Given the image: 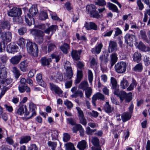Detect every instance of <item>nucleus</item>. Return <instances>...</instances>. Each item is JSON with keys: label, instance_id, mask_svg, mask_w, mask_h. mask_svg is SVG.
<instances>
[{"label": "nucleus", "instance_id": "obj_1", "mask_svg": "<svg viewBox=\"0 0 150 150\" xmlns=\"http://www.w3.org/2000/svg\"><path fill=\"white\" fill-rule=\"evenodd\" d=\"M117 88V87L116 88H113L114 89V93L115 94L119 96L121 102L124 99H125L126 101L127 102L130 101L131 99L132 93H129L127 94L124 91H122L119 92V90Z\"/></svg>", "mask_w": 150, "mask_h": 150}, {"label": "nucleus", "instance_id": "obj_2", "mask_svg": "<svg viewBox=\"0 0 150 150\" xmlns=\"http://www.w3.org/2000/svg\"><path fill=\"white\" fill-rule=\"evenodd\" d=\"M127 65L125 62L122 61L117 63L115 66V71L118 73L122 74L125 72Z\"/></svg>", "mask_w": 150, "mask_h": 150}, {"label": "nucleus", "instance_id": "obj_3", "mask_svg": "<svg viewBox=\"0 0 150 150\" xmlns=\"http://www.w3.org/2000/svg\"><path fill=\"white\" fill-rule=\"evenodd\" d=\"M36 47V51L38 50V47L36 45L32 42L29 41L26 44V47L28 52L30 54L34 56H37V53L35 52L34 51L33 47Z\"/></svg>", "mask_w": 150, "mask_h": 150}, {"label": "nucleus", "instance_id": "obj_4", "mask_svg": "<svg viewBox=\"0 0 150 150\" xmlns=\"http://www.w3.org/2000/svg\"><path fill=\"white\" fill-rule=\"evenodd\" d=\"M125 43L129 46L132 45V43L134 41L135 43L137 41L135 36L133 35L127 34L125 36Z\"/></svg>", "mask_w": 150, "mask_h": 150}, {"label": "nucleus", "instance_id": "obj_5", "mask_svg": "<svg viewBox=\"0 0 150 150\" xmlns=\"http://www.w3.org/2000/svg\"><path fill=\"white\" fill-rule=\"evenodd\" d=\"M22 13L21 9L19 8L13 7L8 13V16L11 17L20 16Z\"/></svg>", "mask_w": 150, "mask_h": 150}, {"label": "nucleus", "instance_id": "obj_6", "mask_svg": "<svg viewBox=\"0 0 150 150\" xmlns=\"http://www.w3.org/2000/svg\"><path fill=\"white\" fill-rule=\"evenodd\" d=\"M32 33H35V39L36 41L39 43L43 41V37L44 35L43 32L39 30H35L32 32Z\"/></svg>", "mask_w": 150, "mask_h": 150}, {"label": "nucleus", "instance_id": "obj_7", "mask_svg": "<svg viewBox=\"0 0 150 150\" xmlns=\"http://www.w3.org/2000/svg\"><path fill=\"white\" fill-rule=\"evenodd\" d=\"M92 102L93 105L94 106H96V102L97 100H104L105 98L104 95L100 93H97L93 96Z\"/></svg>", "mask_w": 150, "mask_h": 150}, {"label": "nucleus", "instance_id": "obj_8", "mask_svg": "<svg viewBox=\"0 0 150 150\" xmlns=\"http://www.w3.org/2000/svg\"><path fill=\"white\" fill-rule=\"evenodd\" d=\"M64 68L67 70V78L70 79L73 76V73L71 68L70 67L69 62L67 61L64 65Z\"/></svg>", "mask_w": 150, "mask_h": 150}, {"label": "nucleus", "instance_id": "obj_9", "mask_svg": "<svg viewBox=\"0 0 150 150\" xmlns=\"http://www.w3.org/2000/svg\"><path fill=\"white\" fill-rule=\"evenodd\" d=\"M134 45L139 50L143 52H149L150 51V48L148 47L145 46L142 42H140L139 43L137 41L134 43Z\"/></svg>", "mask_w": 150, "mask_h": 150}, {"label": "nucleus", "instance_id": "obj_10", "mask_svg": "<svg viewBox=\"0 0 150 150\" xmlns=\"http://www.w3.org/2000/svg\"><path fill=\"white\" fill-rule=\"evenodd\" d=\"M18 50V47L14 43H11L8 45L7 47V51L11 53L14 54L17 52Z\"/></svg>", "mask_w": 150, "mask_h": 150}, {"label": "nucleus", "instance_id": "obj_11", "mask_svg": "<svg viewBox=\"0 0 150 150\" xmlns=\"http://www.w3.org/2000/svg\"><path fill=\"white\" fill-rule=\"evenodd\" d=\"M117 43L114 41H110L108 48V52L109 53L113 52H115L117 50Z\"/></svg>", "mask_w": 150, "mask_h": 150}, {"label": "nucleus", "instance_id": "obj_12", "mask_svg": "<svg viewBox=\"0 0 150 150\" xmlns=\"http://www.w3.org/2000/svg\"><path fill=\"white\" fill-rule=\"evenodd\" d=\"M50 89L52 91H54L56 94H58L59 96L62 94V91L57 86L54 85L52 83H50Z\"/></svg>", "mask_w": 150, "mask_h": 150}, {"label": "nucleus", "instance_id": "obj_13", "mask_svg": "<svg viewBox=\"0 0 150 150\" xmlns=\"http://www.w3.org/2000/svg\"><path fill=\"white\" fill-rule=\"evenodd\" d=\"M28 63L26 61L21 62L18 64V67L20 70L23 72H27L28 70Z\"/></svg>", "mask_w": 150, "mask_h": 150}, {"label": "nucleus", "instance_id": "obj_14", "mask_svg": "<svg viewBox=\"0 0 150 150\" xmlns=\"http://www.w3.org/2000/svg\"><path fill=\"white\" fill-rule=\"evenodd\" d=\"M22 57V56L21 55H15L11 58L10 61L12 64L16 65L20 61Z\"/></svg>", "mask_w": 150, "mask_h": 150}, {"label": "nucleus", "instance_id": "obj_15", "mask_svg": "<svg viewBox=\"0 0 150 150\" xmlns=\"http://www.w3.org/2000/svg\"><path fill=\"white\" fill-rule=\"evenodd\" d=\"M2 40L6 42H9L11 39V34L10 32L3 33L1 34Z\"/></svg>", "mask_w": 150, "mask_h": 150}, {"label": "nucleus", "instance_id": "obj_16", "mask_svg": "<svg viewBox=\"0 0 150 150\" xmlns=\"http://www.w3.org/2000/svg\"><path fill=\"white\" fill-rule=\"evenodd\" d=\"M81 50L77 51L74 50L72 51L71 55L73 59L75 60H79L80 58V55L81 53Z\"/></svg>", "mask_w": 150, "mask_h": 150}, {"label": "nucleus", "instance_id": "obj_17", "mask_svg": "<svg viewBox=\"0 0 150 150\" xmlns=\"http://www.w3.org/2000/svg\"><path fill=\"white\" fill-rule=\"evenodd\" d=\"M7 69L5 67L0 68V79H4L7 76Z\"/></svg>", "mask_w": 150, "mask_h": 150}, {"label": "nucleus", "instance_id": "obj_18", "mask_svg": "<svg viewBox=\"0 0 150 150\" xmlns=\"http://www.w3.org/2000/svg\"><path fill=\"white\" fill-rule=\"evenodd\" d=\"M36 79L37 81L41 86L45 87L46 86V83L42 79V75L40 74H37L36 76Z\"/></svg>", "mask_w": 150, "mask_h": 150}, {"label": "nucleus", "instance_id": "obj_19", "mask_svg": "<svg viewBox=\"0 0 150 150\" xmlns=\"http://www.w3.org/2000/svg\"><path fill=\"white\" fill-rule=\"evenodd\" d=\"M51 133L52 139V140H57L58 138V132L57 130L52 129V130H48L46 134L47 133Z\"/></svg>", "mask_w": 150, "mask_h": 150}, {"label": "nucleus", "instance_id": "obj_20", "mask_svg": "<svg viewBox=\"0 0 150 150\" xmlns=\"http://www.w3.org/2000/svg\"><path fill=\"white\" fill-rule=\"evenodd\" d=\"M131 117V114L128 112L123 113L121 115L122 120L125 122L129 120Z\"/></svg>", "mask_w": 150, "mask_h": 150}, {"label": "nucleus", "instance_id": "obj_21", "mask_svg": "<svg viewBox=\"0 0 150 150\" xmlns=\"http://www.w3.org/2000/svg\"><path fill=\"white\" fill-rule=\"evenodd\" d=\"M103 47V45L102 43H100L96 46L95 48L92 49L91 52L94 54H98L100 52Z\"/></svg>", "mask_w": 150, "mask_h": 150}, {"label": "nucleus", "instance_id": "obj_22", "mask_svg": "<svg viewBox=\"0 0 150 150\" xmlns=\"http://www.w3.org/2000/svg\"><path fill=\"white\" fill-rule=\"evenodd\" d=\"M57 28V26L56 25H52L45 29V33L48 34L50 32H51L52 35L56 30Z\"/></svg>", "mask_w": 150, "mask_h": 150}, {"label": "nucleus", "instance_id": "obj_23", "mask_svg": "<svg viewBox=\"0 0 150 150\" xmlns=\"http://www.w3.org/2000/svg\"><path fill=\"white\" fill-rule=\"evenodd\" d=\"M87 146V143L84 140H82L78 143L77 147L80 150H84Z\"/></svg>", "mask_w": 150, "mask_h": 150}, {"label": "nucleus", "instance_id": "obj_24", "mask_svg": "<svg viewBox=\"0 0 150 150\" xmlns=\"http://www.w3.org/2000/svg\"><path fill=\"white\" fill-rule=\"evenodd\" d=\"M104 110L107 113H111L114 109L112 107H111L110 105L109 104V102H106L104 107Z\"/></svg>", "mask_w": 150, "mask_h": 150}, {"label": "nucleus", "instance_id": "obj_25", "mask_svg": "<svg viewBox=\"0 0 150 150\" xmlns=\"http://www.w3.org/2000/svg\"><path fill=\"white\" fill-rule=\"evenodd\" d=\"M19 92L21 93H23L25 91L27 92H29L30 91V89L29 87L27 86L23 85H20L18 87Z\"/></svg>", "mask_w": 150, "mask_h": 150}, {"label": "nucleus", "instance_id": "obj_26", "mask_svg": "<svg viewBox=\"0 0 150 150\" xmlns=\"http://www.w3.org/2000/svg\"><path fill=\"white\" fill-rule=\"evenodd\" d=\"M25 21L26 23L29 26L32 24L33 22H34V19L31 17L29 14H27L25 16Z\"/></svg>", "mask_w": 150, "mask_h": 150}, {"label": "nucleus", "instance_id": "obj_27", "mask_svg": "<svg viewBox=\"0 0 150 150\" xmlns=\"http://www.w3.org/2000/svg\"><path fill=\"white\" fill-rule=\"evenodd\" d=\"M86 9L88 13L90 14L95 11L96 7L93 4L88 5L86 6Z\"/></svg>", "mask_w": 150, "mask_h": 150}, {"label": "nucleus", "instance_id": "obj_28", "mask_svg": "<svg viewBox=\"0 0 150 150\" xmlns=\"http://www.w3.org/2000/svg\"><path fill=\"white\" fill-rule=\"evenodd\" d=\"M137 85V83L136 80L133 78L132 79L131 83L129 86L127 88L128 91H130L132 90Z\"/></svg>", "mask_w": 150, "mask_h": 150}, {"label": "nucleus", "instance_id": "obj_29", "mask_svg": "<svg viewBox=\"0 0 150 150\" xmlns=\"http://www.w3.org/2000/svg\"><path fill=\"white\" fill-rule=\"evenodd\" d=\"M83 77V72L81 70H77V78L76 80V83H79L81 81Z\"/></svg>", "mask_w": 150, "mask_h": 150}, {"label": "nucleus", "instance_id": "obj_30", "mask_svg": "<svg viewBox=\"0 0 150 150\" xmlns=\"http://www.w3.org/2000/svg\"><path fill=\"white\" fill-rule=\"evenodd\" d=\"M38 12L37 7L34 5H32L29 9L30 13L32 17L35 16Z\"/></svg>", "mask_w": 150, "mask_h": 150}, {"label": "nucleus", "instance_id": "obj_31", "mask_svg": "<svg viewBox=\"0 0 150 150\" xmlns=\"http://www.w3.org/2000/svg\"><path fill=\"white\" fill-rule=\"evenodd\" d=\"M128 85V82L125 79L123 78L121 81L120 86L122 89H125L126 88Z\"/></svg>", "mask_w": 150, "mask_h": 150}, {"label": "nucleus", "instance_id": "obj_32", "mask_svg": "<svg viewBox=\"0 0 150 150\" xmlns=\"http://www.w3.org/2000/svg\"><path fill=\"white\" fill-rule=\"evenodd\" d=\"M17 44L21 47L23 48L25 46V40L23 38H20L17 41Z\"/></svg>", "mask_w": 150, "mask_h": 150}, {"label": "nucleus", "instance_id": "obj_33", "mask_svg": "<svg viewBox=\"0 0 150 150\" xmlns=\"http://www.w3.org/2000/svg\"><path fill=\"white\" fill-rule=\"evenodd\" d=\"M141 55L138 52H135L133 56V60L135 62H139L141 59Z\"/></svg>", "mask_w": 150, "mask_h": 150}, {"label": "nucleus", "instance_id": "obj_34", "mask_svg": "<svg viewBox=\"0 0 150 150\" xmlns=\"http://www.w3.org/2000/svg\"><path fill=\"white\" fill-rule=\"evenodd\" d=\"M31 139V138L29 136H25L22 137L20 141L21 144L27 143Z\"/></svg>", "mask_w": 150, "mask_h": 150}, {"label": "nucleus", "instance_id": "obj_35", "mask_svg": "<svg viewBox=\"0 0 150 150\" xmlns=\"http://www.w3.org/2000/svg\"><path fill=\"white\" fill-rule=\"evenodd\" d=\"M75 125L72 128L73 132L76 133L78 130H81L83 132V128L81 125L77 124Z\"/></svg>", "mask_w": 150, "mask_h": 150}, {"label": "nucleus", "instance_id": "obj_36", "mask_svg": "<svg viewBox=\"0 0 150 150\" xmlns=\"http://www.w3.org/2000/svg\"><path fill=\"white\" fill-rule=\"evenodd\" d=\"M51 58L47 59L45 57H44L42 58L41 59L42 64L43 66L49 65L50 62H51Z\"/></svg>", "mask_w": 150, "mask_h": 150}, {"label": "nucleus", "instance_id": "obj_37", "mask_svg": "<svg viewBox=\"0 0 150 150\" xmlns=\"http://www.w3.org/2000/svg\"><path fill=\"white\" fill-rule=\"evenodd\" d=\"M12 71L16 78L18 79L20 75V71L16 67L12 68Z\"/></svg>", "mask_w": 150, "mask_h": 150}, {"label": "nucleus", "instance_id": "obj_38", "mask_svg": "<svg viewBox=\"0 0 150 150\" xmlns=\"http://www.w3.org/2000/svg\"><path fill=\"white\" fill-rule=\"evenodd\" d=\"M117 60V54L115 53L112 54L110 56V60L112 66H113L116 62Z\"/></svg>", "mask_w": 150, "mask_h": 150}, {"label": "nucleus", "instance_id": "obj_39", "mask_svg": "<svg viewBox=\"0 0 150 150\" xmlns=\"http://www.w3.org/2000/svg\"><path fill=\"white\" fill-rule=\"evenodd\" d=\"M24 107H20L16 110L15 113L18 115L22 116L24 113Z\"/></svg>", "mask_w": 150, "mask_h": 150}, {"label": "nucleus", "instance_id": "obj_40", "mask_svg": "<svg viewBox=\"0 0 150 150\" xmlns=\"http://www.w3.org/2000/svg\"><path fill=\"white\" fill-rule=\"evenodd\" d=\"M69 49V45L67 44H64L60 47V49L62 51L66 54L67 53L68 50Z\"/></svg>", "mask_w": 150, "mask_h": 150}, {"label": "nucleus", "instance_id": "obj_41", "mask_svg": "<svg viewBox=\"0 0 150 150\" xmlns=\"http://www.w3.org/2000/svg\"><path fill=\"white\" fill-rule=\"evenodd\" d=\"M0 26L2 28L9 30L10 29V25L8 22L6 21L1 23Z\"/></svg>", "mask_w": 150, "mask_h": 150}, {"label": "nucleus", "instance_id": "obj_42", "mask_svg": "<svg viewBox=\"0 0 150 150\" xmlns=\"http://www.w3.org/2000/svg\"><path fill=\"white\" fill-rule=\"evenodd\" d=\"M108 6L109 9L114 12L117 13L118 12L117 8L115 5L109 3H108Z\"/></svg>", "mask_w": 150, "mask_h": 150}, {"label": "nucleus", "instance_id": "obj_43", "mask_svg": "<svg viewBox=\"0 0 150 150\" xmlns=\"http://www.w3.org/2000/svg\"><path fill=\"white\" fill-rule=\"evenodd\" d=\"M142 66L141 64H137L132 68V70L133 71L137 72H140L142 71Z\"/></svg>", "mask_w": 150, "mask_h": 150}, {"label": "nucleus", "instance_id": "obj_44", "mask_svg": "<svg viewBox=\"0 0 150 150\" xmlns=\"http://www.w3.org/2000/svg\"><path fill=\"white\" fill-rule=\"evenodd\" d=\"M66 150H75L73 144L71 142H69L65 144Z\"/></svg>", "mask_w": 150, "mask_h": 150}, {"label": "nucleus", "instance_id": "obj_45", "mask_svg": "<svg viewBox=\"0 0 150 150\" xmlns=\"http://www.w3.org/2000/svg\"><path fill=\"white\" fill-rule=\"evenodd\" d=\"M88 84L86 81H84L81 82L79 86V88L84 90H85L88 88Z\"/></svg>", "mask_w": 150, "mask_h": 150}, {"label": "nucleus", "instance_id": "obj_46", "mask_svg": "<svg viewBox=\"0 0 150 150\" xmlns=\"http://www.w3.org/2000/svg\"><path fill=\"white\" fill-rule=\"evenodd\" d=\"M64 104L67 106V108L70 110L73 107V103L70 101L66 100L64 101Z\"/></svg>", "mask_w": 150, "mask_h": 150}, {"label": "nucleus", "instance_id": "obj_47", "mask_svg": "<svg viewBox=\"0 0 150 150\" xmlns=\"http://www.w3.org/2000/svg\"><path fill=\"white\" fill-rule=\"evenodd\" d=\"M91 142L94 146H98L99 145V140L97 137H93L91 140Z\"/></svg>", "mask_w": 150, "mask_h": 150}, {"label": "nucleus", "instance_id": "obj_48", "mask_svg": "<svg viewBox=\"0 0 150 150\" xmlns=\"http://www.w3.org/2000/svg\"><path fill=\"white\" fill-rule=\"evenodd\" d=\"M88 79L89 82L90 83L92 84V81L93 79V74L91 71L90 70H88Z\"/></svg>", "mask_w": 150, "mask_h": 150}, {"label": "nucleus", "instance_id": "obj_49", "mask_svg": "<svg viewBox=\"0 0 150 150\" xmlns=\"http://www.w3.org/2000/svg\"><path fill=\"white\" fill-rule=\"evenodd\" d=\"M85 90V95L87 98H89L91 95L92 89L90 87H88Z\"/></svg>", "mask_w": 150, "mask_h": 150}, {"label": "nucleus", "instance_id": "obj_50", "mask_svg": "<svg viewBox=\"0 0 150 150\" xmlns=\"http://www.w3.org/2000/svg\"><path fill=\"white\" fill-rule=\"evenodd\" d=\"M47 144L49 146L51 147L52 150H54L57 145V143L56 142H53L51 141L48 142Z\"/></svg>", "mask_w": 150, "mask_h": 150}, {"label": "nucleus", "instance_id": "obj_51", "mask_svg": "<svg viewBox=\"0 0 150 150\" xmlns=\"http://www.w3.org/2000/svg\"><path fill=\"white\" fill-rule=\"evenodd\" d=\"M76 108L77 110L79 118L84 117L83 111L80 108L76 107Z\"/></svg>", "mask_w": 150, "mask_h": 150}, {"label": "nucleus", "instance_id": "obj_52", "mask_svg": "<svg viewBox=\"0 0 150 150\" xmlns=\"http://www.w3.org/2000/svg\"><path fill=\"white\" fill-rule=\"evenodd\" d=\"M111 83L112 84L113 88H116L117 87V82L115 78L113 77L111 78Z\"/></svg>", "mask_w": 150, "mask_h": 150}, {"label": "nucleus", "instance_id": "obj_53", "mask_svg": "<svg viewBox=\"0 0 150 150\" xmlns=\"http://www.w3.org/2000/svg\"><path fill=\"white\" fill-rule=\"evenodd\" d=\"M88 114L90 116H92L95 118L97 117L98 115V113L94 110H92L91 112H88Z\"/></svg>", "mask_w": 150, "mask_h": 150}, {"label": "nucleus", "instance_id": "obj_54", "mask_svg": "<svg viewBox=\"0 0 150 150\" xmlns=\"http://www.w3.org/2000/svg\"><path fill=\"white\" fill-rule=\"evenodd\" d=\"M63 140L64 142H66L68 141L70 138V137L69 134L67 133H65L63 134Z\"/></svg>", "mask_w": 150, "mask_h": 150}, {"label": "nucleus", "instance_id": "obj_55", "mask_svg": "<svg viewBox=\"0 0 150 150\" xmlns=\"http://www.w3.org/2000/svg\"><path fill=\"white\" fill-rule=\"evenodd\" d=\"M29 109L30 111H32L33 112H34L36 109V107L35 104L32 103H31L29 104Z\"/></svg>", "mask_w": 150, "mask_h": 150}, {"label": "nucleus", "instance_id": "obj_56", "mask_svg": "<svg viewBox=\"0 0 150 150\" xmlns=\"http://www.w3.org/2000/svg\"><path fill=\"white\" fill-rule=\"evenodd\" d=\"M79 122L83 125L86 126L87 124V121L84 117L79 118Z\"/></svg>", "mask_w": 150, "mask_h": 150}, {"label": "nucleus", "instance_id": "obj_57", "mask_svg": "<svg viewBox=\"0 0 150 150\" xmlns=\"http://www.w3.org/2000/svg\"><path fill=\"white\" fill-rule=\"evenodd\" d=\"M137 4L139 7V9L140 10H143L144 8L143 4L140 0H138L137 1Z\"/></svg>", "mask_w": 150, "mask_h": 150}, {"label": "nucleus", "instance_id": "obj_58", "mask_svg": "<svg viewBox=\"0 0 150 150\" xmlns=\"http://www.w3.org/2000/svg\"><path fill=\"white\" fill-rule=\"evenodd\" d=\"M47 14L45 12H43L42 11L40 13V19L41 20H43L47 18Z\"/></svg>", "mask_w": 150, "mask_h": 150}, {"label": "nucleus", "instance_id": "obj_59", "mask_svg": "<svg viewBox=\"0 0 150 150\" xmlns=\"http://www.w3.org/2000/svg\"><path fill=\"white\" fill-rule=\"evenodd\" d=\"M0 59L1 61L3 63H6L7 61L8 58L7 56L5 55H1L0 57Z\"/></svg>", "mask_w": 150, "mask_h": 150}, {"label": "nucleus", "instance_id": "obj_60", "mask_svg": "<svg viewBox=\"0 0 150 150\" xmlns=\"http://www.w3.org/2000/svg\"><path fill=\"white\" fill-rule=\"evenodd\" d=\"M36 72V70L35 69H32L30 70L28 74V76L31 78L33 77Z\"/></svg>", "mask_w": 150, "mask_h": 150}, {"label": "nucleus", "instance_id": "obj_61", "mask_svg": "<svg viewBox=\"0 0 150 150\" xmlns=\"http://www.w3.org/2000/svg\"><path fill=\"white\" fill-rule=\"evenodd\" d=\"M96 4L100 6H103L106 4V2L104 0H98Z\"/></svg>", "mask_w": 150, "mask_h": 150}, {"label": "nucleus", "instance_id": "obj_62", "mask_svg": "<svg viewBox=\"0 0 150 150\" xmlns=\"http://www.w3.org/2000/svg\"><path fill=\"white\" fill-rule=\"evenodd\" d=\"M90 15L91 17L94 18H98L100 17V15L98 13V12L96 11V10L95 11L93 12V13H91Z\"/></svg>", "mask_w": 150, "mask_h": 150}, {"label": "nucleus", "instance_id": "obj_63", "mask_svg": "<svg viewBox=\"0 0 150 150\" xmlns=\"http://www.w3.org/2000/svg\"><path fill=\"white\" fill-rule=\"evenodd\" d=\"M144 61L146 65H148L150 64V59L148 57L146 56L144 57Z\"/></svg>", "mask_w": 150, "mask_h": 150}, {"label": "nucleus", "instance_id": "obj_64", "mask_svg": "<svg viewBox=\"0 0 150 150\" xmlns=\"http://www.w3.org/2000/svg\"><path fill=\"white\" fill-rule=\"evenodd\" d=\"M28 150H38V148L35 144H33L28 148Z\"/></svg>", "mask_w": 150, "mask_h": 150}]
</instances>
